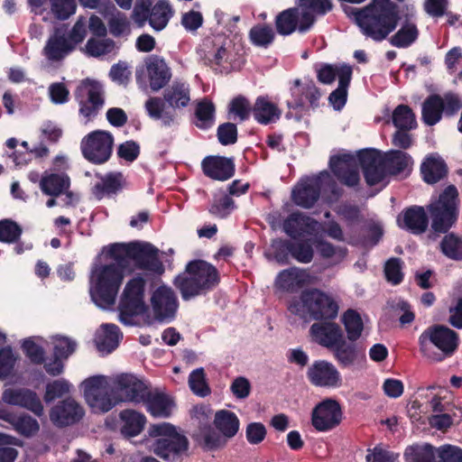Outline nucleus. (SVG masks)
<instances>
[{
    "label": "nucleus",
    "instance_id": "obj_1",
    "mask_svg": "<svg viewBox=\"0 0 462 462\" xmlns=\"http://www.w3.org/2000/svg\"><path fill=\"white\" fill-rule=\"evenodd\" d=\"M353 14L362 32L375 42L384 40L395 30L399 21L397 5L390 0H373Z\"/></svg>",
    "mask_w": 462,
    "mask_h": 462
},
{
    "label": "nucleus",
    "instance_id": "obj_2",
    "mask_svg": "<svg viewBox=\"0 0 462 462\" xmlns=\"http://www.w3.org/2000/svg\"><path fill=\"white\" fill-rule=\"evenodd\" d=\"M112 263L97 265L90 275V296L97 306L102 309L112 307L124 280L125 263L112 259Z\"/></svg>",
    "mask_w": 462,
    "mask_h": 462
},
{
    "label": "nucleus",
    "instance_id": "obj_3",
    "mask_svg": "<svg viewBox=\"0 0 462 462\" xmlns=\"http://www.w3.org/2000/svg\"><path fill=\"white\" fill-rule=\"evenodd\" d=\"M148 434L154 439L150 444V451L165 462H182L189 442L174 425L169 422L152 424Z\"/></svg>",
    "mask_w": 462,
    "mask_h": 462
},
{
    "label": "nucleus",
    "instance_id": "obj_4",
    "mask_svg": "<svg viewBox=\"0 0 462 462\" xmlns=\"http://www.w3.org/2000/svg\"><path fill=\"white\" fill-rule=\"evenodd\" d=\"M218 282L219 276L216 267L202 260L189 263L185 272L174 280L175 286L185 300L206 293Z\"/></svg>",
    "mask_w": 462,
    "mask_h": 462
},
{
    "label": "nucleus",
    "instance_id": "obj_5",
    "mask_svg": "<svg viewBox=\"0 0 462 462\" xmlns=\"http://www.w3.org/2000/svg\"><path fill=\"white\" fill-rule=\"evenodd\" d=\"M338 301L330 293L319 289H309L301 292L299 300L291 301L288 310L301 319L332 320L338 313Z\"/></svg>",
    "mask_w": 462,
    "mask_h": 462
},
{
    "label": "nucleus",
    "instance_id": "obj_6",
    "mask_svg": "<svg viewBox=\"0 0 462 462\" xmlns=\"http://www.w3.org/2000/svg\"><path fill=\"white\" fill-rule=\"evenodd\" d=\"M107 254L113 260L126 266L134 261L141 270L154 273H162L163 264L159 258V250L146 242H132L128 244H113L109 245Z\"/></svg>",
    "mask_w": 462,
    "mask_h": 462
},
{
    "label": "nucleus",
    "instance_id": "obj_7",
    "mask_svg": "<svg viewBox=\"0 0 462 462\" xmlns=\"http://www.w3.org/2000/svg\"><path fill=\"white\" fill-rule=\"evenodd\" d=\"M420 352L432 361H441L450 356L458 345L457 334L452 329L437 325L428 328L419 337Z\"/></svg>",
    "mask_w": 462,
    "mask_h": 462
},
{
    "label": "nucleus",
    "instance_id": "obj_8",
    "mask_svg": "<svg viewBox=\"0 0 462 462\" xmlns=\"http://www.w3.org/2000/svg\"><path fill=\"white\" fill-rule=\"evenodd\" d=\"M145 298V280L138 275L129 280L119 303V320L125 326L136 324V317H144L148 311Z\"/></svg>",
    "mask_w": 462,
    "mask_h": 462
},
{
    "label": "nucleus",
    "instance_id": "obj_9",
    "mask_svg": "<svg viewBox=\"0 0 462 462\" xmlns=\"http://www.w3.org/2000/svg\"><path fill=\"white\" fill-rule=\"evenodd\" d=\"M322 190L337 194L336 182L328 171L302 179L292 189L291 198L297 206L310 208L317 202Z\"/></svg>",
    "mask_w": 462,
    "mask_h": 462
},
{
    "label": "nucleus",
    "instance_id": "obj_10",
    "mask_svg": "<svg viewBox=\"0 0 462 462\" xmlns=\"http://www.w3.org/2000/svg\"><path fill=\"white\" fill-rule=\"evenodd\" d=\"M151 6L152 0H136L132 18L139 27L148 22L153 30L160 32L167 26L174 11L167 0H160Z\"/></svg>",
    "mask_w": 462,
    "mask_h": 462
},
{
    "label": "nucleus",
    "instance_id": "obj_11",
    "mask_svg": "<svg viewBox=\"0 0 462 462\" xmlns=\"http://www.w3.org/2000/svg\"><path fill=\"white\" fill-rule=\"evenodd\" d=\"M84 398L93 412L109 411L117 401L112 396L111 384L105 375H94L81 383Z\"/></svg>",
    "mask_w": 462,
    "mask_h": 462
},
{
    "label": "nucleus",
    "instance_id": "obj_12",
    "mask_svg": "<svg viewBox=\"0 0 462 462\" xmlns=\"http://www.w3.org/2000/svg\"><path fill=\"white\" fill-rule=\"evenodd\" d=\"M457 190L450 185L440 194L439 199L430 206L432 218V229L438 233H446L456 222Z\"/></svg>",
    "mask_w": 462,
    "mask_h": 462
},
{
    "label": "nucleus",
    "instance_id": "obj_13",
    "mask_svg": "<svg viewBox=\"0 0 462 462\" xmlns=\"http://www.w3.org/2000/svg\"><path fill=\"white\" fill-rule=\"evenodd\" d=\"M136 82L145 88L149 83L153 91H159L170 81L171 71L165 60L159 56H149L144 60V65L135 71Z\"/></svg>",
    "mask_w": 462,
    "mask_h": 462
},
{
    "label": "nucleus",
    "instance_id": "obj_14",
    "mask_svg": "<svg viewBox=\"0 0 462 462\" xmlns=\"http://www.w3.org/2000/svg\"><path fill=\"white\" fill-rule=\"evenodd\" d=\"M204 63L213 69L228 73L231 70L240 69L242 62L237 53L234 51L231 42L223 44H212L210 41L204 42Z\"/></svg>",
    "mask_w": 462,
    "mask_h": 462
},
{
    "label": "nucleus",
    "instance_id": "obj_15",
    "mask_svg": "<svg viewBox=\"0 0 462 462\" xmlns=\"http://www.w3.org/2000/svg\"><path fill=\"white\" fill-rule=\"evenodd\" d=\"M114 137L103 130H96L87 134L80 143L83 156L97 164L106 162L113 151Z\"/></svg>",
    "mask_w": 462,
    "mask_h": 462
},
{
    "label": "nucleus",
    "instance_id": "obj_16",
    "mask_svg": "<svg viewBox=\"0 0 462 462\" xmlns=\"http://www.w3.org/2000/svg\"><path fill=\"white\" fill-rule=\"evenodd\" d=\"M75 97L79 105V115L85 124L93 119L104 106L103 89L97 81L83 80L76 89Z\"/></svg>",
    "mask_w": 462,
    "mask_h": 462
},
{
    "label": "nucleus",
    "instance_id": "obj_17",
    "mask_svg": "<svg viewBox=\"0 0 462 462\" xmlns=\"http://www.w3.org/2000/svg\"><path fill=\"white\" fill-rule=\"evenodd\" d=\"M315 23V17L298 7L289 8L281 12L275 18V26L279 34L291 35L295 32L305 33Z\"/></svg>",
    "mask_w": 462,
    "mask_h": 462
},
{
    "label": "nucleus",
    "instance_id": "obj_18",
    "mask_svg": "<svg viewBox=\"0 0 462 462\" xmlns=\"http://www.w3.org/2000/svg\"><path fill=\"white\" fill-rule=\"evenodd\" d=\"M112 387L119 400L134 403L144 402L149 388L147 384L133 374H120L112 380Z\"/></svg>",
    "mask_w": 462,
    "mask_h": 462
},
{
    "label": "nucleus",
    "instance_id": "obj_19",
    "mask_svg": "<svg viewBox=\"0 0 462 462\" xmlns=\"http://www.w3.org/2000/svg\"><path fill=\"white\" fill-rule=\"evenodd\" d=\"M342 420V411L339 403L332 399H326L317 404L312 411V426L321 432L336 428Z\"/></svg>",
    "mask_w": 462,
    "mask_h": 462
},
{
    "label": "nucleus",
    "instance_id": "obj_20",
    "mask_svg": "<svg viewBox=\"0 0 462 462\" xmlns=\"http://www.w3.org/2000/svg\"><path fill=\"white\" fill-rule=\"evenodd\" d=\"M309 381L315 386L339 388L342 377L337 367L325 360L315 361L307 371Z\"/></svg>",
    "mask_w": 462,
    "mask_h": 462
},
{
    "label": "nucleus",
    "instance_id": "obj_21",
    "mask_svg": "<svg viewBox=\"0 0 462 462\" xmlns=\"http://www.w3.org/2000/svg\"><path fill=\"white\" fill-rule=\"evenodd\" d=\"M329 166L334 175L345 185L355 187L359 182L358 159L348 153L332 156Z\"/></svg>",
    "mask_w": 462,
    "mask_h": 462
},
{
    "label": "nucleus",
    "instance_id": "obj_22",
    "mask_svg": "<svg viewBox=\"0 0 462 462\" xmlns=\"http://www.w3.org/2000/svg\"><path fill=\"white\" fill-rule=\"evenodd\" d=\"M151 302L156 319L165 321L174 318L178 300L171 288L164 285L158 287L152 295Z\"/></svg>",
    "mask_w": 462,
    "mask_h": 462
},
{
    "label": "nucleus",
    "instance_id": "obj_23",
    "mask_svg": "<svg viewBox=\"0 0 462 462\" xmlns=\"http://www.w3.org/2000/svg\"><path fill=\"white\" fill-rule=\"evenodd\" d=\"M291 99L287 101L290 108H304L307 104L316 107L319 105L320 92L313 81L301 82L296 79L291 88Z\"/></svg>",
    "mask_w": 462,
    "mask_h": 462
},
{
    "label": "nucleus",
    "instance_id": "obj_24",
    "mask_svg": "<svg viewBox=\"0 0 462 462\" xmlns=\"http://www.w3.org/2000/svg\"><path fill=\"white\" fill-rule=\"evenodd\" d=\"M5 403L25 408L37 416L43 414V406L37 394L28 389H5L2 394Z\"/></svg>",
    "mask_w": 462,
    "mask_h": 462
},
{
    "label": "nucleus",
    "instance_id": "obj_25",
    "mask_svg": "<svg viewBox=\"0 0 462 462\" xmlns=\"http://www.w3.org/2000/svg\"><path fill=\"white\" fill-rule=\"evenodd\" d=\"M359 161L366 183L370 186L383 182L389 173L383 156L376 152H365Z\"/></svg>",
    "mask_w": 462,
    "mask_h": 462
},
{
    "label": "nucleus",
    "instance_id": "obj_26",
    "mask_svg": "<svg viewBox=\"0 0 462 462\" xmlns=\"http://www.w3.org/2000/svg\"><path fill=\"white\" fill-rule=\"evenodd\" d=\"M312 282V276L307 270L291 267L282 270L275 278V286L285 292H296Z\"/></svg>",
    "mask_w": 462,
    "mask_h": 462
},
{
    "label": "nucleus",
    "instance_id": "obj_27",
    "mask_svg": "<svg viewBox=\"0 0 462 462\" xmlns=\"http://www.w3.org/2000/svg\"><path fill=\"white\" fill-rule=\"evenodd\" d=\"M84 409L73 399H66L55 405L50 413L51 421L60 427L79 421L84 416Z\"/></svg>",
    "mask_w": 462,
    "mask_h": 462
},
{
    "label": "nucleus",
    "instance_id": "obj_28",
    "mask_svg": "<svg viewBox=\"0 0 462 462\" xmlns=\"http://www.w3.org/2000/svg\"><path fill=\"white\" fill-rule=\"evenodd\" d=\"M74 49L67 39V27L65 25L55 28L53 34L47 41L43 54L51 61L64 59Z\"/></svg>",
    "mask_w": 462,
    "mask_h": 462
},
{
    "label": "nucleus",
    "instance_id": "obj_29",
    "mask_svg": "<svg viewBox=\"0 0 462 462\" xmlns=\"http://www.w3.org/2000/svg\"><path fill=\"white\" fill-rule=\"evenodd\" d=\"M320 224L301 213L291 214L283 223L284 232L292 238L302 235H314L319 232Z\"/></svg>",
    "mask_w": 462,
    "mask_h": 462
},
{
    "label": "nucleus",
    "instance_id": "obj_30",
    "mask_svg": "<svg viewBox=\"0 0 462 462\" xmlns=\"http://www.w3.org/2000/svg\"><path fill=\"white\" fill-rule=\"evenodd\" d=\"M310 331L315 342L329 349L344 338L340 327L334 322L314 323Z\"/></svg>",
    "mask_w": 462,
    "mask_h": 462
},
{
    "label": "nucleus",
    "instance_id": "obj_31",
    "mask_svg": "<svg viewBox=\"0 0 462 462\" xmlns=\"http://www.w3.org/2000/svg\"><path fill=\"white\" fill-rule=\"evenodd\" d=\"M202 169L205 175L217 180H228L235 172L233 161L221 156L205 158L202 161Z\"/></svg>",
    "mask_w": 462,
    "mask_h": 462
},
{
    "label": "nucleus",
    "instance_id": "obj_32",
    "mask_svg": "<svg viewBox=\"0 0 462 462\" xmlns=\"http://www.w3.org/2000/svg\"><path fill=\"white\" fill-rule=\"evenodd\" d=\"M147 411L154 418H168L175 407L173 400L158 391H148L144 402Z\"/></svg>",
    "mask_w": 462,
    "mask_h": 462
},
{
    "label": "nucleus",
    "instance_id": "obj_33",
    "mask_svg": "<svg viewBox=\"0 0 462 462\" xmlns=\"http://www.w3.org/2000/svg\"><path fill=\"white\" fill-rule=\"evenodd\" d=\"M122 338L119 328L115 324H103L97 331L95 343L99 352L108 354L114 351Z\"/></svg>",
    "mask_w": 462,
    "mask_h": 462
},
{
    "label": "nucleus",
    "instance_id": "obj_34",
    "mask_svg": "<svg viewBox=\"0 0 462 462\" xmlns=\"http://www.w3.org/2000/svg\"><path fill=\"white\" fill-rule=\"evenodd\" d=\"M398 225L413 234H421L425 232L428 226V217L425 210L421 207H413L408 208L402 216L397 219Z\"/></svg>",
    "mask_w": 462,
    "mask_h": 462
},
{
    "label": "nucleus",
    "instance_id": "obj_35",
    "mask_svg": "<svg viewBox=\"0 0 462 462\" xmlns=\"http://www.w3.org/2000/svg\"><path fill=\"white\" fill-rule=\"evenodd\" d=\"M163 97L172 108L186 107L190 102L189 85L184 81L175 80L165 89Z\"/></svg>",
    "mask_w": 462,
    "mask_h": 462
},
{
    "label": "nucleus",
    "instance_id": "obj_36",
    "mask_svg": "<svg viewBox=\"0 0 462 462\" xmlns=\"http://www.w3.org/2000/svg\"><path fill=\"white\" fill-rule=\"evenodd\" d=\"M70 186V180L64 172L49 173L42 177L40 181V188L42 191L51 197H58L69 189Z\"/></svg>",
    "mask_w": 462,
    "mask_h": 462
},
{
    "label": "nucleus",
    "instance_id": "obj_37",
    "mask_svg": "<svg viewBox=\"0 0 462 462\" xmlns=\"http://www.w3.org/2000/svg\"><path fill=\"white\" fill-rule=\"evenodd\" d=\"M383 156L389 174L397 175L403 173L406 176L410 172L413 161L408 153L391 150Z\"/></svg>",
    "mask_w": 462,
    "mask_h": 462
},
{
    "label": "nucleus",
    "instance_id": "obj_38",
    "mask_svg": "<svg viewBox=\"0 0 462 462\" xmlns=\"http://www.w3.org/2000/svg\"><path fill=\"white\" fill-rule=\"evenodd\" d=\"M420 171L424 181L434 184L445 177L447 166L439 155L431 154L422 162Z\"/></svg>",
    "mask_w": 462,
    "mask_h": 462
},
{
    "label": "nucleus",
    "instance_id": "obj_39",
    "mask_svg": "<svg viewBox=\"0 0 462 462\" xmlns=\"http://www.w3.org/2000/svg\"><path fill=\"white\" fill-rule=\"evenodd\" d=\"M123 183L122 173L111 172L99 178V181L92 188V193L97 199H101L105 196L116 194L122 189Z\"/></svg>",
    "mask_w": 462,
    "mask_h": 462
},
{
    "label": "nucleus",
    "instance_id": "obj_40",
    "mask_svg": "<svg viewBox=\"0 0 462 462\" xmlns=\"http://www.w3.org/2000/svg\"><path fill=\"white\" fill-rule=\"evenodd\" d=\"M253 114L255 120L263 125L273 123L281 116V111L277 106L264 97L256 98L253 107Z\"/></svg>",
    "mask_w": 462,
    "mask_h": 462
},
{
    "label": "nucleus",
    "instance_id": "obj_41",
    "mask_svg": "<svg viewBox=\"0 0 462 462\" xmlns=\"http://www.w3.org/2000/svg\"><path fill=\"white\" fill-rule=\"evenodd\" d=\"M119 417L123 421L121 431L128 437H134L140 434L146 422L145 416L134 410L122 411Z\"/></svg>",
    "mask_w": 462,
    "mask_h": 462
},
{
    "label": "nucleus",
    "instance_id": "obj_42",
    "mask_svg": "<svg viewBox=\"0 0 462 462\" xmlns=\"http://www.w3.org/2000/svg\"><path fill=\"white\" fill-rule=\"evenodd\" d=\"M347 70L349 79L352 78V68L346 64H319L315 67L317 78L322 84H332L335 79H338V83L342 79L343 71Z\"/></svg>",
    "mask_w": 462,
    "mask_h": 462
},
{
    "label": "nucleus",
    "instance_id": "obj_43",
    "mask_svg": "<svg viewBox=\"0 0 462 462\" xmlns=\"http://www.w3.org/2000/svg\"><path fill=\"white\" fill-rule=\"evenodd\" d=\"M331 350L336 360L343 367H350L364 357V355L357 350L355 345L347 344L344 338Z\"/></svg>",
    "mask_w": 462,
    "mask_h": 462
},
{
    "label": "nucleus",
    "instance_id": "obj_44",
    "mask_svg": "<svg viewBox=\"0 0 462 462\" xmlns=\"http://www.w3.org/2000/svg\"><path fill=\"white\" fill-rule=\"evenodd\" d=\"M214 424L226 438L234 437L239 430V420L237 416L234 412L226 410H221L216 412Z\"/></svg>",
    "mask_w": 462,
    "mask_h": 462
},
{
    "label": "nucleus",
    "instance_id": "obj_45",
    "mask_svg": "<svg viewBox=\"0 0 462 462\" xmlns=\"http://www.w3.org/2000/svg\"><path fill=\"white\" fill-rule=\"evenodd\" d=\"M419 37L417 25L410 21L405 22L401 28L390 38V43L396 48H408Z\"/></svg>",
    "mask_w": 462,
    "mask_h": 462
},
{
    "label": "nucleus",
    "instance_id": "obj_46",
    "mask_svg": "<svg viewBox=\"0 0 462 462\" xmlns=\"http://www.w3.org/2000/svg\"><path fill=\"white\" fill-rule=\"evenodd\" d=\"M194 124L203 130L209 129L215 125V106L210 100L204 98L198 102Z\"/></svg>",
    "mask_w": 462,
    "mask_h": 462
},
{
    "label": "nucleus",
    "instance_id": "obj_47",
    "mask_svg": "<svg viewBox=\"0 0 462 462\" xmlns=\"http://www.w3.org/2000/svg\"><path fill=\"white\" fill-rule=\"evenodd\" d=\"M441 97L430 95L422 105V120L427 125H434L442 117L443 106Z\"/></svg>",
    "mask_w": 462,
    "mask_h": 462
},
{
    "label": "nucleus",
    "instance_id": "obj_48",
    "mask_svg": "<svg viewBox=\"0 0 462 462\" xmlns=\"http://www.w3.org/2000/svg\"><path fill=\"white\" fill-rule=\"evenodd\" d=\"M404 458L406 462H436V453L430 444H416L405 449Z\"/></svg>",
    "mask_w": 462,
    "mask_h": 462
},
{
    "label": "nucleus",
    "instance_id": "obj_49",
    "mask_svg": "<svg viewBox=\"0 0 462 462\" xmlns=\"http://www.w3.org/2000/svg\"><path fill=\"white\" fill-rule=\"evenodd\" d=\"M110 33L116 37H128L131 33V23L127 16L119 11L113 13L108 21Z\"/></svg>",
    "mask_w": 462,
    "mask_h": 462
},
{
    "label": "nucleus",
    "instance_id": "obj_50",
    "mask_svg": "<svg viewBox=\"0 0 462 462\" xmlns=\"http://www.w3.org/2000/svg\"><path fill=\"white\" fill-rule=\"evenodd\" d=\"M251 42L257 47L267 48L274 40V31L267 24H256L249 32Z\"/></svg>",
    "mask_w": 462,
    "mask_h": 462
},
{
    "label": "nucleus",
    "instance_id": "obj_51",
    "mask_svg": "<svg viewBox=\"0 0 462 462\" xmlns=\"http://www.w3.org/2000/svg\"><path fill=\"white\" fill-rule=\"evenodd\" d=\"M393 123L398 129L411 130L416 127V120L411 109L405 105H399L393 112Z\"/></svg>",
    "mask_w": 462,
    "mask_h": 462
},
{
    "label": "nucleus",
    "instance_id": "obj_52",
    "mask_svg": "<svg viewBox=\"0 0 462 462\" xmlns=\"http://www.w3.org/2000/svg\"><path fill=\"white\" fill-rule=\"evenodd\" d=\"M351 79H349V73L347 70L343 71L342 79L338 87L330 93L328 97L329 104L336 110H341L346 105L347 98V88L350 84Z\"/></svg>",
    "mask_w": 462,
    "mask_h": 462
},
{
    "label": "nucleus",
    "instance_id": "obj_53",
    "mask_svg": "<svg viewBox=\"0 0 462 462\" xmlns=\"http://www.w3.org/2000/svg\"><path fill=\"white\" fill-rule=\"evenodd\" d=\"M343 322L348 339L351 341L358 339L364 328L360 315L356 310H348L343 316Z\"/></svg>",
    "mask_w": 462,
    "mask_h": 462
},
{
    "label": "nucleus",
    "instance_id": "obj_54",
    "mask_svg": "<svg viewBox=\"0 0 462 462\" xmlns=\"http://www.w3.org/2000/svg\"><path fill=\"white\" fill-rule=\"evenodd\" d=\"M87 53L91 57H101L111 52L116 49V42L108 38L94 39L91 38L87 42L85 46Z\"/></svg>",
    "mask_w": 462,
    "mask_h": 462
},
{
    "label": "nucleus",
    "instance_id": "obj_55",
    "mask_svg": "<svg viewBox=\"0 0 462 462\" xmlns=\"http://www.w3.org/2000/svg\"><path fill=\"white\" fill-rule=\"evenodd\" d=\"M441 252L452 260H462V239L454 234L444 236L440 243Z\"/></svg>",
    "mask_w": 462,
    "mask_h": 462
},
{
    "label": "nucleus",
    "instance_id": "obj_56",
    "mask_svg": "<svg viewBox=\"0 0 462 462\" xmlns=\"http://www.w3.org/2000/svg\"><path fill=\"white\" fill-rule=\"evenodd\" d=\"M317 249L323 258L329 260L333 264L342 262L347 253L346 247L335 246L326 241H319L317 245Z\"/></svg>",
    "mask_w": 462,
    "mask_h": 462
},
{
    "label": "nucleus",
    "instance_id": "obj_57",
    "mask_svg": "<svg viewBox=\"0 0 462 462\" xmlns=\"http://www.w3.org/2000/svg\"><path fill=\"white\" fill-rule=\"evenodd\" d=\"M189 385L196 395L205 397L210 393V389L206 382V374L202 367L193 370L189 376Z\"/></svg>",
    "mask_w": 462,
    "mask_h": 462
},
{
    "label": "nucleus",
    "instance_id": "obj_58",
    "mask_svg": "<svg viewBox=\"0 0 462 462\" xmlns=\"http://www.w3.org/2000/svg\"><path fill=\"white\" fill-rule=\"evenodd\" d=\"M51 12L58 20H67L76 12L74 0H50Z\"/></svg>",
    "mask_w": 462,
    "mask_h": 462
},
{
    "label": "nucleus",
    "instance_id": "obj_59",
    "mask_svg": "<svg viewBox=\"0 0 462 462\" xmlns=\"http://www.w3.org/2000/svg\"><path fill=\"white\" fill-rule=\"evenodd\" d=\"M234 200L227 195L215 198L209 208V212L219 218H225L235 209Z\"/></svg>",
    "mask_w": 462,
    "mask_h": 462
},
{
    "label": "nucleus",
    "instance_id": "obj_60",
    "mask_svg": "<svg viewBox=\"0 0 462 462\" xmlns=\"http://www.w3.org/2000/svg\"><path fill=\"white\" fill-rule=\"evenodd\" d=\"M298 5L303 12L311 14L315 18L316 15H323L329 12L332 8L330 0H297Z\"/></svg>",
    "mask_w": 462,
    "mask_h": 462
},
{
    "label": "nucleus",
    "instance_id": "obj_61",
    "mask_svg": "<svg viewBox=\"0 0 462 462\" xmlns=\"http://www.w3.org/2000/svg\"><path fill=\"white\" fill-rule=\"evenodd\" d=\"M52 341L54 345L53 355L57 357H63L64 359H67L75 352L77 347V343L67 337L57 335L52 337Z\"/></svg>",
    "mask_w": 462,
    "mask_h": 462
},
{
    "label": "nucleus",
    "instance_id": "obj_62",
    "mask_svg": "<svg viewBox=\"0 0 462 462\" xmlns=\"http://www.w3.org/2000/svg\"><path fill=\"white\" fill-rule=\"evenodd\" d=\"M12 426L20 434L30 437L39 430L38 421L29 415L16 416Z\"/></svg>",
    "mask_w": 462,
    "mask_h": 462
},
{
    "label": "nucleus",
    "instance_id": "obj_63",
    "mask_svg": "<svg viewBox=\"0 0 462 462\" xmlns=\"http://www.w3.org/2000/svg\"><path fill=\"white\" fill-rule=\"evenodd\" d=\"M291 242L282 239H275L271 244L272 259L280 264L288 263L291 255Z\"/></svg>",
    "mask_w": 462,
    "mask_h": 462
},
{
    "label": "nucleus",
    "instance_id": "obj_64",
    "mask_svg": "<svg viewBox=\"0 0 462 462\" xmlns=\"http://www.w3.org/2000/svg\"><path fill=\"white\" fill-rule=\"evenodd\" d=\"M70 388L71 384L67 380L63 378L55 380L46 385L44 400L46 402H51L68 393Z\"/></svg>",
    "mask_w": 462,
    "mask_h": 462
}]
</instances>
